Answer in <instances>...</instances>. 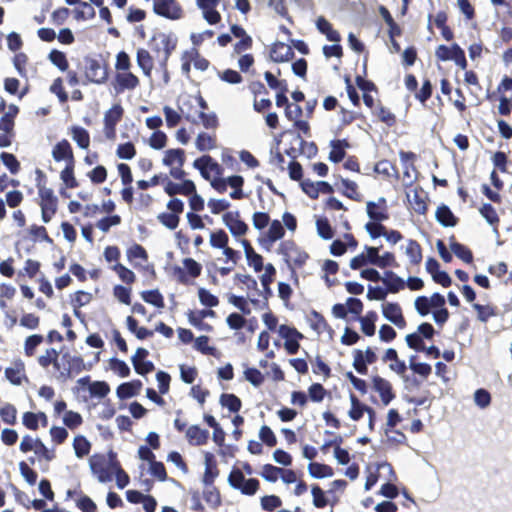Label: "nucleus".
Returning a JSON list of instances; mask_svg holds the SVG:
<instances>
[{
	"label": "nucleus",
	"mask_w": 512,
	"mask_h": 512,
	"mask_svg": "<svg viewBox=\"0 0 512 512\" xmlns=\"http://www.w3.org/2000/svg\"><path fill=\"white\" fill-rule=\"evenodd\" d=\"M112 269L118 274L119 278L126 284H131L135 281V274L130 269L126 268L120 263L115 264Z\"/></svg>",
	"instance_id": "nucleus-39"
},
{
	"label": "nucleus",
	"mask_w": 512,
	"mask_h": 512,
	"mask_svg": "<svg viewBox=\"0 0 512 512\" xmlns=\"http://www.w3.org/2000/svg\"><path fill=\"white\" fill-rule=\"evenodd\" d=\"M116 153L119 158L129 160L135 156L136 150L131 142H127L125 144H120Z\"/></svg>",
	"instance_id": "nucleus-57"
},
{
	"label": "nucleus",
	"mask_w": 512,
	"mask_h": 512,
	"mask_svg": "<svg viewBox=\"0 0 512 512\" xmlns=\"http://www.w3.org/2000/svg\"><path fill=\"white\" fill-rule=\"evenodd\" d=\"M474 402L481 409L487 408L491 402L490 393L485 389H477L474 393Z\"/></svg>",
	"instance_id": "nucleus-46"
},
{
	"label": "nucleus",
	"mask_w": 512,
	"mask_h": 512,
	"mask_svg": "<svg viewBox=\"0 0 512 512\" xmlns=\"http://www.w3.org/2000/svg\"><path fill=\"white\" fill-rule=\"evenodd\" d=\"M167 141V136L162 131H156L154 132L149 140V144L153 149H162L165 147Z\"/></svg>",
	"instance_id": "nucleus-59"
},
{
	"label": "nucleus",
	"mask_w": 512,
	"mask_h": 512,
	"mask_svg": "<svg viewBox=\"0 0 512 512\" xmlns=\"http://www.w3.org/2000/svg\"><path fill=\"white\" fill-rule=\"evenodd\" d=\"M60 178L68 188H74L78 185L74 177V163H67L65 169L61 172Z\"/></svg>",
	"instance_id": "nucleus-38"
},
{
	"label": "nucleus",
	"mask_w": 512,
	"mask_h": 512,
	"mask_svg": "<svg viewBox=\"0 0 512 512\" xmlns=\"http://www.w3.org/2000/svg\"><path fill=\"white\" fill-rule=\"evenodd\" d=\"M0 158L4 165L10 170L12 174H17L20 169V164L13 154L3 152Z\"/></svg>",
	"instance_id": "nucleus-47"
},
{
	"label": "nucleus",
	"mask_w": 512,
	"mask_h": 512,
	"mask_svg": "<svg viewBox=\"0 0 512 512\" xmlns=\"http://www.w3.org/2000/svg\"><path fill=\"white\" fill-rule=\"evenodd\" d=\"M244 375H245V379L256 387L260 386L264 381V376L256 368L246 369L244 372Z\"/></svg>",
	"instance_id": "nucleus-52"
},
{
	"label": "nucleus",
	"mask_w": 512,
	"mask_h": 512,
	"mask_svg": "<svg viewBox=\"0 0 512 512\" xmlns=\"http://www.w3.org/2000/svg\"><path fill=\"white\" fill-rule=\"evenodd\" d=\"M186 437L191 445L200 446L207 443L209 431L201 429L197 425L190 426L186 431Z\"/></svg>",
	"instance_id": "nucleus-15"
},
{
	"label": "nucleus",
	"mask_w": 512,
	"mask_h": 512,
	"mask_svg": "<svg viewBox=\"0 0 512 512\" xmlns=\"http://www.w3.org/2000/svg\"><path fill=\"white\" fill-rule=\"evenodd\" d=\"M279 250L285 256L287 262H292L296 265H302L308 258V255L298 250L292 242L282 243Z\"/></svg>",
	"instance_id": "nucleus-9"
},
{
	"label": "nucleus",
	"mask_w": 512,
	"mask_h": 512,
	"mask_svg": "<svg viewBox=\"0 0 512 512\" xmlns=\"http://www.w3.org/2000/svg\"><path fill=\"white\" fill-rule=\"evenodd\" d=\"M198 119L201 120L203 126L206 129H214L218 125V119H217V116L214 113L206 114L203 111H200L198 113V115H197V120Z\"/></svg>",
	"instance_id": "nucleus-62"
},
{
	"label": "nucleus",
	"mask_w": 512,
	"mask_h": 512,
	"mask_svg": "<svg viewBox=\"0 0 512 512\" xmlns=\"http://www.w3.org/2000/svg\"><path fill=\"white\" fill-rule=\"evenodd\" d=\"M281 472L282 468L273 466L271 464H265L263 466L261 476L269 482H276Z\"/></svg>",
	"instance_id": "nucleus-45"
},
{
	"label": "nucleus",
	"mask_w": 512,
	"mask_h": 512,
	"mask_svg": "<svg viewBox=\"0 0 512 512\" xmlns=\"http://www.w3.org/2000/svg\"><path fill=\"white\" fill-rule=\"evenodd\" d=\"M52 156L55 161L65 160L67 163H74L72 148L67 140H62L55 145Z\"/></svg>",
	"instance_id": "nucleus-14"
},
{
	"label": "nucleus",
	"mask_w": 512,
	"mask_h": 512,
	"mask_svg": "<svg viewBox=\"0 0 512 512\" xmlns=\"http://www.w3.org/2000/svg\"><path fill=\"white\" fill-rule=\"evenodd\" d=\"M367 364L368 363L364 359L363 351L355 350L354 351V361H353V367L355 368V370L358 373L365 375V374H367V371H368Z\"/></svg>",
	"instance_id": "nucleus-50"
},
{
	"label": "nucleus",
	"mask_w": 512,
	"mask_h": 512,
	"mask_svg": "<svg viewBox=\"0 0 512 512\" xmlns=\"http://www.w3.org/2000/svg\"><path fill=\"white\" fill-rule=\"evenodd\" d=\"M64 424L70 429L76 428L82 423V417L74 411H67L63 417Z\"/></svg>",
	"instance_id": "nucleus-58"
},
{
	"label": "nucleus",
	"mask_w": 512,
	"mask_h": 512,
	"mask_svg": "<svg viewBox=\"0 0 512 512\" xmlns=\"http://www.w3.org/2000/svg\"><path fill=\"white\" fill-rule=\"evenodd\" d=\"M39 195L41 198L42 220L44 223H48L56 212L57 198L52 189L45 187L39 188Z\"/></svg>",
	"instance_id": "nucleus-4"
},
{
	"label": "nucleus",
	"mask_w": 512,
	"mask_h": 512,
	"mask_svg": "<svg viewBox=\"0 0 512 512\" xmlns=\"http://www.w3.org/2000/svg\"><path fill=\"white\" fill-rule=\"evenodd\" d=\"M382 312L384 317L395 324L396 326L403 328L406 325L402 310L397 303H385L382 305Z\"/></svg>",
	"instance_id": "nucleus-10"
},
{
	"label": "nucleus",
	"mask_w": 512,
	"mask_h": 512,
	"mask_svg": "<svg viewBox=\"0 0 512 512\" xmlns=\"http://www.w3.org/2000/svg\"><path fill=\"white\" fill-rule=\"evenodd\" d=\"M228 243V236L223 230H219L210 235V244L215 248H225Z\"/></svg>",
	"instance_id": "nucleus-53"
},
{
	"label": "nucleus",
	"mask_w": 512,
	"mask_h": 512,
	"mask_svg": "<svg viewBox=\"0 0 512 512\" xmlns=\"http://www.w3.org/2000/svg\"><path fill=\"white\" fill-rule=\"evenodd\" d=\"M377 315L375 312H369L365 317H361V330L367 336H372L375 333V320Z\"/></svg>",
	"instance_id": "nucleus-31"
},
{
	"label": "nucleus",
	"mask_w": 512,
	"mask_h": 512,
	"mask_svg": "<svg viewBox=\"0 0 512 512\" xmlns=\"http://www.w3.org/2000/svg\"><path fill=\"white\" fill-rule=\"evenodd\" d=\"M141 387H142L141 381L134 380L132 382H127V383H123V384L119 385L116 393L120 399H127V398L133 397L136 394H138Z\"/></svg>",
	"instance_id": "nucleus-19"
},
{
	"label": "nucleus",
	"mask_w": 512,
	"mask_h": 512,
	"mask_svg": "<svg viewBox=\"0 0 512 512\" xmlns=\"http://www.w3.org/2000/svg\"><path fill=\"white\" fill-rule=\"evenodd\" d=\"M220 403L223 407H227L231 412H238L241 408L240 399L234 394H222Z\"/></svg>",
	"instance_id": "nucleus-34"
},
{
	"label": "nucleus",
	"mask_w": 512,
	"mask_h": 512,
	"mask_svg": "<svg viewBox=\"0 0 512 512\" xmlns=\"http://www.w3.org/2000/svg\"><path fill=\"white\" fill-rule=\"evenodd\" d=\"M294 52L288 44L283 42L275 43L270 51V57L274 62H286L293 58Z\"/></svg>",
	"instance_id": "nucleus-13"
},
{
	"label": "nucleus",
	"mask_w": 512,
	"mask_h": 512,
	"mask_svg": "<svg viewBox=\"0 0 512 512\" xmlns=\"http://www.w3.org/2000/svg\"><path fill=\"white\" fill-rule=\"evenodd\" d=\"M111 369L121 377H128L130 374L129 366L122 360L113 358L110 360Z\"/></svg>",
	"instance_id": "nucleus-56"
},
{
	"label": "nucleus",
	"mask_w": 512,
	"mask_h": 512,
	"mask_svg": "<svg viewBox=\"0 0 512 512\" xmlns=\"http://www.w3.org/2000/svg\"><path fill=\"white\" fill-rule=\"evenodd\" d=\"M405 253L409 258L410 263L419 264L422 260V251L418 242L414 240H409Z\"/></svg>",
	"instance_id": "nucleus-26"
},
{
	"label": "nucleus",
	"mask_w": 512,
	"mask_h": 512,
	"mask_svg": "<svg viewBox=\"0 0 512 512\" xmlns=\"http://www.w3.org/2000/svg\"><path fill=\"white\" fill-rule=\"evenodd\" d=\"M185 161L184 150L182 149H169L165 152L163 158V164L166 166H173L177 163L179 166H183Z\"/></svg>",
	"instance_id": "nucleus-22"
},
{
	"label": "nucleus",
	"mask_w": 512,
	"mask_h": 512,
	"mask_svg": "<svg viewBox=\"0 0 512 512\" xmlns=\"http://www.w3.org/2000/svg\"><path fill=\"white\" fill-rule=\"evenodd\" d=\"M43 341V336L39 334H34L29 336L25 340L24 351L27 356H32L35 352V349L38 345H40Z\"/></svg>",
	"instance_id": "nucleus-44"
},
{
	"label": "nucleus",
	"mask_w": 512,
	"mask_h": 512,
	"mask_svg": "<svg viewBox=\"0 0 512 512\" xmlns=\"http://www.w3.org/2000/svg\"><path fill=\"white\" fill-rule=\"evenodd\" d=\"M316 27L319 30V32L326 35L329 41L335 43L340 42V34L333 29L332 25L323 16L317 18Z\"/></svg>",
	"instance_id": "nucleus-18"
},
{
	"label": "nucleus",
	"mask_w": 512,
	"mask_h": 512,
	"mask_svg": "<svg viewBox=\"0 0 512 512\" xmlns=\"http://www.w3.org/2000/svg\"><path fill=\"white\" fill-rule=\"evenodd\" d=\"M451 251L461 260L466 263H470L473 260L472 252L464 245L458 242H451Z\"/></svg>",
	"instance_id": "nucleus-32"
},
{
	"label": "nucleus",
	"mask_w": 512,
	"mask_h": 512,
	"mask_svg": "<svg viewBox=\"0 0 512 512\" xmlns=\"http://www.w3.org/2000/svg\"><path fill=\"white\" fill-rule=\"evenodd\" d=\"M198 297L200 302L207 307H215L219 303L218 298L204 288L199 289Z\"/></svg>",
	"instance_id": "nucleus-54"
},
{
	"label": "nucleus",
	"mask_w": 512,
	"mask_h": 512,
	"mask_svg": "<svg viewBox=\"0 0 512 512\" xmlns=\"http://www.w3.org/2000/svg\"><path fill=\"white\" fill-rule=\"evenodd\" d=\"M141 297L145 302L152 304L158 308L164 307L163 296L160 294L158 290L143 291L141 293Z\"/></svg>",
	"instance_id": "nucleus-33"
},
{
	"label": "nucleus",
	"mask_w": 512,
	"mask_h": 512,
	"mask_svg": "<svg viewBox=\"0 0 512 512\" xmlns=\"http://www.w3.org/2000/svg\"><path fill=\"white\" fill-rule=\"evenodd\" d=\"M89 465L92 473L97 476L101 483L111 481L114 472L120 467L119 463H111L103 454L92 455L89 459Z\"/></svg>",
	"instance_id": "nucleus-1"
},
{
	"label": "nucleus",
	"mask_w": 512,
	"mask_h": 512,
	"mask_svg": "<svg viewBox=\"0 0 512 512\" xmlns=\"http://www.w3.org/2000/svg\"><path fill=\"white\" fill-rule=\"evenodd\" d=\"M49 60L57 66L61 71H66L68 68V61L63 52L52 50L48 56Z\"/></svg>",
	"instance_id": "nucleus-40"
},
{
	"label": "nucleus",
	"mask_w": 512,
	"mask_h": 512,
	"mask_svg": "<svg viewBox=\"0 0 512 512\" xmlns=\"http://www.w3.org/2000/svg\"><path fill=\"white\" fill-rule=\"evenodd\" d=\"M223 222L230 230V232L235 236L244 235L248 229L246 223H244L240 218L238 213L228 212L223 215Z\"/></svg>",
	"instance_id": "nucleus-12"
},
{
	"label": "nucleus",
	"mask_w": 512,
	"mask_h": 512,
	"mask_svg": "<svg viewBox=\"0 0 512 512\" xmlns=\"http://www.w3.org/2000/svg\"><path fill=\"white\" fill-rule=\"evenodd\" d=\"M109 391V385L103 381H95L89 385V392L91 396L103 398L109 393Z\"/></svg>",
	"instance_id": "nucleus-41"
},
{
	"label": "nucleus",
	"mask_w": 512,
	"mask_h": 512,
	"mask_svg": "<svg viewBox=\"0 0 512 512\" xmlns=\"http://www.w3.org/2000/svg\"><path fill=\"white\" fill-rule=\"evenodd\" d=\"M473 308L477 311L478 319L481 322H487L489 318L496 315V310L490 305H480L478 303L473 304Z\"/></svg>",
	"instance_id": "nucleus-36"
},
{
	"label": "nucleus",
	"mask_w": 512,
	"mask_h": 512,
	"mask_svg": "<svg viewBox=\"0 0 512 512\" xmlns=\"http://www.w3.org/2000/svg\"><path fill=\"white\" fill-rule=\"evenodd\" d=\"M154 12L168 19L177 20L182 17V9L176 0H153Z\"/></svg>",
	"instance_id": "nucleus-5"
},
{
	"label": "nucleus",
	"mask_w": 512,
	"mask_h": 512,
	"mask_svg": "<svg viewBox=\"0 0 512 512\" xmlns=\"http://www.w3.org/2000/svg\"><path fill=\"white\" fill-rule=\"evenodd\" d=\"M85 77L88 82L103 84L108 78L107 69L99 61L88 59L85 69Z\"/></svg>",
	"instance_id": "nucleus-6"
},
{
	"label": "nucleus",
	"mask_w": 512,
	"mask_h": 512,
	"mask_svg": "<svg viewBox=\"0 0 512 512\" xmlns=\"http://www.w3.org/2000/svg\"><path fill=\"white\" fill-rule=\"evenodd\" d=\"M58 356L59 353L54 348L47 349L43 355L38 357V363L41 367L47 368Z\"/></svg>",
	"instance_id": "nucleus-63"
},
{
	"label": "nucleus",
	"mask_w": 512,
	"mask_h": 512,
	"mask_svg": "<svg viewBox=\"0 0 512 512\" xmlns=\"http://www.w3.org/2000/svg\"><path fill=\"white\" fill-rule=\"evenodd\" d=\"M19 470L29 485H34L36 483L38 475L26 462L22 461L19 463Z\"/></svg>",
	"instance_id": "nucleus-51"
},
{
	"label": "nucleus",
	"mask_w": 512,
	"mask_h": 512,
	"mask_svg": "<svg viewBox=\"0 0 512 512\" xmlns=\"http://www.w3.org/2000/svg\"><path fill=\"white\" fill-rule=\"evenodd\" d=\"M372 381L373 388L379 393L382 403L388 405L395 397L390 382L380 376H375Z\"/></svg>",
	"instance_id": "nucleus-11"
},
{
	"label": "nucleus",
	"mask_w": 512,
	"mask_h": 512,
	"mask_svg": "<svg viewBox=\"0 0 512 512\" xmlns=\"http://www.w3.org/2000/svg\"><path fill=\"white\" fill-rule=\"evenodd\" d=\"M200 164L208 166V170L217 176H220L222 174L221 166L217 162H215L213 158L209 155H204L196 159L193 163V166H198Z\"/></svg>",
	"instance_id": "nucleus-35"
},
{
	"label": "nucleus",
	"mask_w": 512,
	"mask_h": 512,
	"mask_svg": "<svg viewBox=\"0 0 512 512\" xmlns=\"http://www.w3.org/2000/svg\"><path fill=\"white\" fill-rule=\"evenodd\" d=\"M62 361L67 363V365H63V370H61L62 381H66L71 378L73 372L79 373L84 368V361L79 356H72L69 353H64L62 355Z\"/></svg>",
	"instance_id": "nucleus-8"
},
{
	"label": "nucleus",
	"mask_w": 512,
	"mask_h": 512,
	"mask_svg": "<svg viewBox=\"0 0 512 512\" xmlns=\"http://www.w3.org/2000/svg\"><path fill=\"white\" fill-rule=\"evenodd\" d=\"M284 233H285L284 228H283L282 224L280 223V221L274 220L271 223L270 228L268 230V239H269L270 243H273V242L279 240L280 238H282Z\"/></svg>",
	"instance_id": "nucleus-48"
},
{
	"label": "nucleus",
	"mask_w": 512,
	"mask_h": 512,
	"mask_svg": "<svg viewBox=\"0 0 512 512\" xmlns=\"http://www.w3.org/2000/svg\"><path fill=\"white\" fill-rule=\"evenodd\" d=\"M136 60L144 75L150 77L154 67L153 58L150 53L146 49L139 48L136 53Z\"/></svg>",
	"instance_id": "nucleus-17"
},
{
	"label": "nucleus",
	"mask_w": 512,
	"mask_h": 512,
	"mask_svg": "<svg viewBox=\"0 0 512 512\" xmlns=\"http://www.w3.org/2000/svg\"><path fill=\"white\" fill-rule=\"evenodd\" d=\"M112 85L115 93L120 94L125 90H134L139 85V79L129 71L117 72Z\"/></svg>",
	"instance_id": "nucleus-7"
},
{
	"label": "nucleus",
	"mask_w": 512,
	"mask_h": 512,
	"mask_svg": "<svg viewBox=\"0 0 512 512\" xmlns=\"http://www.w3.org/2000/svg\"><path fill=\"white\" fill-rule=\"evenodd\" d=\"M347 145L345 141L333 140L331 142L332 151L329 154V159L335 163L341 162L345 157L344 147Z\"/></svg>",
	"instance_id": "nucleus-27"
},
{
	"label": "nucleus",
	"mask_w": 512,
	"mask_h": 512,
	"mask_svg": "<svg viewBox=\"0 0 512 512\" xmlns=\"http://www.w3.org/2000/svg\"><path fill=\"white\" fill-rule=\"evenodd\" d=\"M177 39L166 33H158L151 40V48L158 54L160 65L165 69L167 61L175 49Z\"/></svg>",
	"instance_id": "nucleus-2"
},
{
	"label": "nucleus",
	"mask_w": 512,
	"mask_h": 512,
	"mask_svg": "<svg viewBox=\"0 0 512 512\" xmlns=\"http://www.w3.org/2000/svg\"><path fill=\"white\" fill-rule=\"evenodd\" d=\"M16 408L11 404H6L0 409V416L7 424H14L16 421Z\"/></svg>",
	"instance_id": "nucleus-49"
},
{
	"label": "nucleus",
	"mask_w": 512,
	"mask_h": 512,
	"mask_svg": "<svg viewBox=\"0 0 512 512\" xmlns=\"http://www.w3.org/2000/svg\"><path fill=\"white\" fill-rule=\"evenodd\" d=\"M309 474L314 478H325L333 476V469L325 464L312 462L308 465Z\"/></svg>",
	"instance_id": "nucleus-24"
},
{
	"label": "nucleus",
	"mask_w": 512,
	"mask_h": 512,
	"mask_svg": "<svg viewBox=\"0 0 512 512\" xmlns=\"http://www.w3.org/2000/svg\"><path fill=\"white\" fill-rule=\"evenodd\" d=\"M350 400L352 407L349 411V416L354 421H358L362 417L363 413L366 412L367 406L361 404L357 397L353 394L350 395Z\"/></svg>",
	"instance_id": "nucleus-37"
},
{
	"label": "nucleus",
	"mask_w": 512,
	"mask_h": 512,
	"mask_svg": "<svg viewBox=\"0 0 512 512\" xmlns=\"http://www.w3.org/2000/svg\"><path fill=\"white\" fill-rule=\"evenodd\" d=\"M282 504L281 499L275 495L264 496L261 499V506L266 511H272Z\"/></svg>",
	"instance_id": "nucleus-60"
},
{
	"label": "nucleus",
	"mask_w": 512,
	"mask_h": 512,
	"mask_svg": "<svg viewBox=\"0 0 512 512\" xmlns=\"http://www.w3.org/2000/svg\"><path fill=\"white\" fill-rule=\"evenodd\" d=\"M436 219L444 227H453L457 224V219L446 205H441L436 210Z\"/></svg>",
	"instance_id": "nucleus-20"
},
{
	"label": "nucleus",
	"mask_w": 512,
	"mask_h": 512,
	"mask_svg": "<svg viewBox=\"0 0 512 512\" xmlns=\"http://www.w3.org/2000/svg\"><path fill=\"white\" fill-rule=\"evenodd\" d=\"M450 60H453L461 69H466L467 61L463 49L457 44L452 45Z\"/></svg>",
	"instance_id": "nucleus-42"
},
{
	"label": "nucleus",
	"mask_w": 512,
	"mask_h": 512,
	"mask_svg": "<svg viewBox=\"0 0 512 512\" xmlns=\"http://www.w3.org/2000/svg\"><path fill=\"white\" fill-rule=\"evenodd\" d=\"M376 206H379V204H375L374 201H368L366 203V212L369 218L375 222L387 220V208L378 209Z\"/></svg>",
	"instance_id": "nucleus-21"
},
{
	"label": "nucleus",
	"mask_w": 512,
	"mask_h": 512,
	"mask_svg": "<svg viewBox=\"0 0 512 512\" xmlns=\"http://www.w3.org/2000/svg\"><path fill=\"white\" fill-rule=\"evenodd\" d=\"M480 214L490 225H496L499 222V218L494 207L489 203L483 204L480 208Z\"/></svg>",
	"instance_id": "nucleus-43"
},
{
	"label": "nucleus",
	"mask_w": 512,
	"mask_h": 512,
	"mask_svg": "<svg viewBox=\"0 0 512 512\" xmlns=\"http://www.w3.org/2000/svg\"><path fill=\"white\" fill-rule=\"evenodd\" d=\"M311 492L313 496V504L315 507L323 508L327 505V499L325 497V494L319 486L314 485L312 487Z\"/></svg>",
	"instance_id": "nucleus-64"
},
{
	"label": "nucleus",
	"mask_w": 512,
	"mask_h": 512,
	"mask_svg": "<svg viewBox=\"0 0 512 512\" xmlns=\"http://www.w3.org/2000/svg\"><path fill=\"white\" fill-rule=\"evenodd\" d=\"M5 376L13 385H20L25 377L24 363L20 360L15 361L12 366L6 368Z\"/></svg>",
	"instance_id": "nucleus-16"
},
{
	"label": "nucleus",
	"mask_w": 512,
	"mask_h": 512,
	"mask_svg": "<svg viewBox=\"0 0 512 512\" xmlns=\"http://www.w3.org/2000/svg\"><path fill=\"white\" fill-rule=\"evenodd\" d=\"M73 447L78 458H82L90 452V442L84 436H76L74 438Z\"/></svg>",
	"instance_id": "nucleus-29"
},
{
	"label": "nucleus",
	"mask_w": 512,
	"mask_h": 512,
	"mask_svg": "<svg viewBox=\"0 0 512 512\" xmlns=\"http://www.w3.org/2000/svg\"><path fill=\"white\" fill-rule=\"evenodd\" d=\"M195 144L199 151H209L217 147L215 136L208 133H199Z\"/></svg>",
	"instance_id": "nucleus-25"
},
{
	"label": "nucleus",
	"mask_w": 512,
	"mask_h": 512,
	"mask_svg": "<svg viewBox=\"0 0 512 512\" xmlns=\"http://www.w3.org/2000/svg\"><path fill=\"white\" fill-rule=\"evenodd\" d=\"M229 485L242 494L254 495L259 488V481L255 478L245 479L243 473L239 469H233L228 476Z\"/></svg>",
	"instance_id": "nucleus-3"
},
{
	"label": "nucleus",
	"mask_w": 512,
	"mask_h": 512,
	"mask_svg": "<svg viewBox=\"0 0 512 512\" xmlns=\"http://www.w3.org/2000/svg\"><path fill=\"white\" fill-rule=\"evenodd\" d=\"M123 114V108L116 104L111 109H109L104 116V124L105 126H116V124L120 121Z\"/></svg>",
	"instance_id": "nucleus-28"
},
{
	"label": "nucleus",
	"mask_w": 512,
	"mask_h": 512,
	"mask_svg": "<svg viewBox=\"0 0 512 512\" xmlns=\"http://www.w3.org/2000/svg\"><path fill=\"white\" fill-rule=\"evenodd\" d=\"M316 226L318 234L321 238L328 240L333 237L332 228L327 220L318 219Z\"/></svg>",
	"instance_id": "nucleus-61"
},
{
	"label": "nucleus",
	"mask_w": 512,
	"mask_h": 512,
	"mask_svg": "<svg viewBox=\"0 0 512 512\" xmlns=\"http://www.w3.org/2000/svg\"><path fill=\"white\" fill-rule=\"evenodd\" d=\"M72 138L82 149H86L90 143L89 133L82 127H73Z\"/></svg>",
	"instance_id": "nucleus-30"
},
{
	"label": "nucleus",
	"mask_w": 512,
	"mask_h": 512,
	"mask_svg": "<svg viewBox=\"0 0 512 512\" xmlns=\"http://www.w3.org/2000/svg\"><path fill=\"white\" fill-rule=\"evenodd\" d=\"M276 274V270L272 264H267L265 266V272L261 276V284L264 290V297L267 299L272 295V290L270 288V284L273 282L274 275Z\"/></svg>",
	"instance_id": "nucleus-23"
},
{
	"label": "nucleus",
	"mask_w": 512,
	"mask_h": 512,
	"mask_svg": "<svg viewBox=\"0 0 512 512\" xmlns=\"http://www.w3.org/2000/svg\"><path fill=\"white\" fill-rule=\"evenodd\" d=\"M158 220L161 224H163L165 227L169 228L170 230H174L179 223V217L176 214L173 213H162L158 215Z\"/></svg>",
	"instance_id": "nucleus-55"
}]
</instances>
